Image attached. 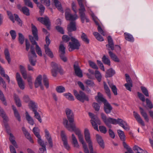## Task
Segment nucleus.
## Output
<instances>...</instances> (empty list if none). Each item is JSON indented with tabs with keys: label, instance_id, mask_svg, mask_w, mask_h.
<instances>
[{
	"label": "nucleus",
	"instance_id": "nucleus-63",
	"mask_svg": "<svg viewBox=\"0 0 153 153\" xmlns=\"http://www.w3.org/2000/svg\"><path fill=\"white\" fill-rule=\"evenodd\" d=\"M92 106L95 110L97 111H99L100 109V106L97 103L94 102L92 104Z\"/></svg>",
	"mask_w": 153,
	"mask_h": 153
},
{
	"label": "nucleus",
	"instance_id": "nucleus-15",
	"mask_svg": "<svg viewBox=\"0 0 153 153\" xmlns=\"http://www.w3.org/2000/svg\"><path fill=\"white\" fill-rule=\"evenodd\" d=\"M90 122L94 129L98 131L97 125H100L101 124V122L98 117L96 116L95 118L91 120Z\"/></svg>",
	"mask_w": 153,
	"mask_h": 153
},
{
	"label": "nucleus",
	"instance_id": "nucleus-8",
	"mask_svg": "<svg viewBox=\"0 0 153 153\" xmlns=\"http://www.w3.org/2000/svg\"><path fill=\"white\" fill-rule=\"evenodd\" d=\"M70 37L71 42L69 43V46H70L69 49V51H72L75 49H79L80 46V44L79 41L72 36Z\"/></svg>",
	"mask_w": 153,
	"mask_h": 153
},
{
	"label": "nucleus",
	"instance_id": "nucleus-64",
	"mask_svg": "<svg viewBox=\"0 0 153 153\" xmlns=\"http://www.w3.org/2000/svg\"><path fill=\"white\" fill-rule=\"evenodd\" d=\"M10 33L12 39H15L16 37V33L15 30H11L10 31Z\"/></svg>",
	"mask_w": 153,
	"mask_h": 153
},
{
	"label": "nucleus",
	"instance_id": "nucleus-55",
	"mask_svg": "<svg viewBox=\"0 0 153 153\" xmlns=\"http://www.w3.org/2000/svg\"><path fill=\"white\" fill-rule=\"evenodd\" d=\"M14 16L15 18V20L17 21L18 22V24L20 26H22V23L21 20L19 18L18 15L14 14Z\"/></svg>",
	"mask_w": 153,
	"mask_h": 153
},
{
	"label": "nucleus",
	"instance_id": "nucleus-60",
	"mask_svg": "<svg viewBox=\"0 0 153 153\" xmlns=\"http://www.w3.org/2000/svg\"><path fill=\"white\" fill-rule=\"evenodd\" d=\"M25 4L27 6L32 8L33 7L32 2L29 0H24Z\"/></svg>",
	"mask_w": 153,
	"mask_h": 153
},
{
	"label": "nucleus",
	"instance_id": "nucleus-7",
	"mask_svg": "<svg viewBox=\"0 0 153 153\" xmlns=\"http://www.w3.org/2000/svg\"><path fill=\"white\" fill-rule=\"evenodd\" d=\"M28 56L30 63L33 66H35L36 62V58L37 56L35 52L34 47L33 45L30 47V52H28Z\"/></svg>",
	"mask_w": 153,
	"mask_h": 153
},
{
	"label": "nucleus",
	"instance_id": "nucleus-41",
	"mask_svg": "<svg viewBox=\"0 0 153 153\" xmlns=\"http://www.w3.org/2000/svg\"><path fill=\"white\" fill-rule=\"evenodd\" d=\"M102 61L105 64L109 66L111 65L110 61L108 57H107L105 55H104L102 58Z\"/></svg>",
	"mask_w": 153,
	"mask_h": 153
},
{
	"label": "nucleus",
	"instance_id": "nucleus-12",
	"mask_svg": "<svg viewBox=\"0 0 153 153\" xmlns=\"http://www.w3.org/2000/svg\"><path fill=\"white\" fill-rule=\"evenodd\" d=\"M65 17L67 20L71 22H75L78 18V16L76 14L73 15L71 13V10L69 9H67L65 12Z\"/></svg>",
	"mask_w": 153,
	"mask_h": 153
},
{
	"label": "nucleus",
	"instance_id": "nucleus-2",
	"mask_svg": "<svg viewBox=\"0 0 153 153\" xmlns=\"http://www.w3.org/2000/svg\"><path fill=\"white\" fill-rule=\"evenodd\" d=\"M31 29L33 37L32 36H29V39L32 45H36V50L37 54L40 56H42V51L40 48L39 47L37 42L34 40V39L38 41L39 38L38 35V30L37 28L33 24H31Z\"/></svg>",
	"mask_w": 153,
	"mask_h": 153
},
{
	"label": "nucleus",
	"instance_id": "nucleus-50",
	"mask_svg": "<svg viewBox=\"0 0 153 153\" xmlns=\"http://www.w3.org/2000/svg\"><path fill=\"white\" fill-rule=\"evenodd\" d=\"M95 76L97 80L100 82L101 80L102 75L100 72L98 70H96L95 73Z\"/></svg>",
	"mask_w": 153,
	"mask_h": 153
},
{
	"label": "nucleus",
	"instance_id": "nucleus-23",
	"mask_svg": "<svg viewBox=\"0 0 153 153\" xmlns=\"http://www.w3.org/2000/svg\"><path fill=\"white\" fill-rule=\"evenodd\" d=\"M134 116L138 122L142 126H144L145 125L140 115L135 111L133 112Z\"/></svg>",
	"mask_w": 153,
	"mask_h": 153
},
{
	"label": "nucleus",
	"instance_id": "nucleus-10",
	"mask_svg": "<svg viewBox=\"0 0 153 153\" xmlns=\"http://www.w3.org/2000/svg\"><path fill=\"white\" fill-rule=\"evenodd\" d=\"M51 66L52 68L51 72L52 75L53 77H56L58 72H59L61 74H63V71L60 65L52 62L51 63Z\"/></svg>",
	"mask_w": 153,
	"mask_h": 153
},
{
	"label": "nucleus",
	"instance_id": "nucleus-37",
	"mask_svg": "<svg viewBox=\"0 0 153 153\" xmlns=\"http://www.w3.org/2000/svg\"><path fill=\"white\" fill-rule=\"evenodd\" d=\"M54 3L56 7L57 8L58 10L61 12L63 13V10H62L60 2L58 0H54Z\"/></svg>",
	"mask_w": 153,
	"mask_h": 153
},
{
	"label": "nucleus",
	"instance_id": "nucleus-42",
	"mask_svg": "<svg viewBox=\"0 0 153 153\" xmlns=\"http://www.w3.org/2000/svg\"><path fill=\"white\" fill-rule=\"evenodd\" d=\"M56 91L58 93H63L65 91V88L62 86L60 85L57 86L56 88Z\"/></svg>",
	"mask_w": 153,
	"mask_h": 153
},
{
	"label": "nucleus",
	"instance_id": "nucleus-35",
	"mask_svg": "<svg viewBox=\"0 0 153 153\" xmlns=\"http://www.w3.org/2000/svg\"><path fill=\"white\" fill-rule=\"evenodd\" d=\"M124 35L126 39L128 41L133 42L134 39L132 35L130 33H125Z\"/></svg>",
	"mask_w": 153,
	"mask_h": 153
},
{
	"label": "nucleus",
	"instance_id": "nucleus-20",
	"mask_svg": "<svg viewBox=\"0 0 153 153\" xmlns=\"http://www.w3.org/2000/svg\"><path fill=\"white\" fill-rule=\"evenodd\" d=\"M74 68L76 75L79 77H82L83 76L82 71L79 66L74 64Z\"/></svg>",
	"mask_w": 153,
	"mask_h": 153
},
{
	"label": "nucleus",
	"instance_id": "nucleus-48",
	"mask_svg": "<svg viewBox=\"0 0 153 153\" xmlns=\"http://www.w3.org/2000/svg\"><path fill=\"white\" fill-rule=\"evenodd\" d=\"M43 82L45 87L48 88L49 86L48 80L46 76L45 75H44L43 76Z\"/></svg>",
	"mask_w": 153,
	"mask_h": 153
},
{
	"label": "nucleus",
	"instance_id": "nucleus-29",
	"mask_svg": "<svg viewBox=\"0 0 153 153\" xmlns=\"http://www.w3.org/2000/svg\"><path fill=\"white\" fill-rule=\"evenodd\" d=\"M139 108L140 111V113L141 114L144 118L145 121L147 122H148L149 121V119L145 111L141 107H140Z\"/></svg>",
	"mask_w": 153,
	"mask_h": 153
},
{
	"label": "nucleus",
	"instance_id": "nucleus-62",
	"mask_svg": "<svg viewBox=\"0 0 153 153\" xmlns=\"http://www.w3.org/2000/svg\"><path fill=\"white\" fill-rule=\"evenodd\" d=\"M85 83L89 86L93 87L95 85L94 82L91 80L88 79L86 80L85 81Z\"/></svg>",
	"mask_w": 153,
	"mask_h": 153
},
{
	"label": "nucleus",
	"instance_id": "nucleus-46",
	"mask_svg": "<svg viewBox=\"0 0 153 153\" xmlns=\"http://www.w3.org/2000/svg\"><path fill=\"white\" fill-rule=\"evenodd\" d=\"M123 144L124 148L126 149L127 150V152H125V153H134L131 149L127 145L125 142H123Z\"/></svg>",
	"mask_w": 153,
	"mask_h": 153
},
{
	"label": "nucleus",
	"instance_id": "nucleus-9",
	"mask_svg": "<svg viewBox=\"0 0 153 153\" xmlns=\"http://www.w3.org/2000/svg\"><path fill=\"white\" fill-rule=\"evenodd\" d=\"M84 136L85 140L87 143H88L89 148L91 153H97L95 152H93V148L90 133L88 130L87 128L85 129Z\"/></svg>",
	"mask_w": 153,
	"mask_h": 153
},
{
	"label": "nucleus",
	"instance_id": "nucleus-27",
	"mask_svg": "<svg viewBox=\"0 0 153 153\" xmlns=\"http://www.w3.org/2000/svg\"><path fill=\"white\" fill-rule=\"evenodd\" d=\"M42 76L41 75H39L36 78L34 82L35 86L36 88L38 87L40 85L42 84Z\"/></svg>",
	"mask_w": 153,
	"mask_h": 153
},
{
	"label": "nucleus",
	"instance_id": "nucleus-57",
	"mask_svg": "<svg viewBox=\"0 0 153 153\" xmlns=\"http://www.w3.org/2000/svg\"><path fill=\"white\" fill-rule=\"evenodd\" d=\"M0 84L1 86L4 88L6 89V88L7 85L6 84L3 78L0 76Z\"/></svg>",
	"mask_w": 153,
	"mask_h": 153
},
{
	"label": "nucleus",
	"instance_id": "nucleus-25",
	"mask_svg": "<svg viewBox=\"0 0 153 153\" xmlns=\"http://www.w3.org/2000/svg\"><path fill=\"white\" fill-rule=\"evenodd\" d=\"M0 116L3 119V121L4 122H7L8 121L9 119L8 117L6 115L5 112L3 109L0 106Z\"/></svg>",
	"mask_w": 153,
	"mask_h": 153
},
{
	"label": "nucleus",
	"instance_id": "nucleus-59",
	"mask_svg": "<svg viewBox=\"0 0 153 153\" xmlns=\"http://www.w3.org/2000/svg\"><path fill=\"white\" fill-rule=\"evenodd\" d=\"M23 100L24 102L26 103H28L30 102V101L32 100H31L29 98V96L27 95H24L23 97Z\"/></svg>",
	"mask_w": 153,
	"mask_h": 153
},
{
	"label": "nucleus",
	"instance_id": "nucleus-11",
	"mask_svg": "<svg viewBox=\"0 0 153 153\" xmlns=\"http://www.w3.org/2000/svg\"><path fill=\"white\" fill-rule=\"evenodd\" d=\"M19 68L21 73L25 79H27V80L30 86H32V78L30 75L27 76V71L25 67L22 65H19Z\"/></svg>",
	"mask_w": 153,
	"mask_h": 153
},
{
	"label": "nucleus",
	"instance_id": "nucleus-61",
	"mask_svg": "<svg viewBox=\"0 0 153 153\" xmlns=\"http://www.w3.org/2000/svg\"><path fill=\"white\" fill-rule=\"evenodd\" d=\"M147 106L150 109H152L153 108V105L152 102L148 99L146 100Z\"/></svg>",
	"mask_w": 153,
	"mask_h": 153
},
{
	"label": "nucleus",
	"instance_id": "nucleus-6",
	"mask_svg": "<svg viewBox=\"0 0 153 153\" xmlns=\"http://www.w3.org/2000/svg\"><path fill=\"white\" fill-rule=\"evenodd\" d=\"M63 124L65 127L69 131H74L78 137L82 135L80 131L77 128L76 126V124L74 123L68 124V121L67 119L64 120Z\"/></svg>",
	"mask_w": 153,
	"mask_h": 153
},
{
	"label": "nucleus",
	"instance_id": "nucleus-16",
	"mask_svg": "<svg viewBox=\"0 0 153 153\" xmlns=\"http://www.w3.org/2000/svg\"><path fill=\"white\" fill-rule=\"evenodd\" d=\"M67 29L68 31V34L69 36H72L71 32L73 31H75L76 29V27L75 22H71L69 24L68 26Z\"/></svg>",
	"mask_w": 153,
	"mask_h": 153
},
{
	"label": "nucleus",
	"instance_id": "nucleus-43",
	"mask_svg": "<svg viewBox=\"0 0 153 153\" xmlns=\"http://www.w3.org/2000/svg\"><path fill=\"white\" fill-rule=\"evenodd\" d=\"M72 140L73 141V143L74 145V147L77 148H79V146L77 140L74 134L72 135Z\"/></svg>",
	"mask_w": 153,
	"mask_h": 153
},
{
	"label": "nucleus",
	"instance_id": "nucleus-51",
	"mask_svg": "<svg viewBox=\"0 0 153 153\" xmlns=\"http://www.w3.org/2000/svg\"><path fill=\"white\" fill-rule=\"evenodd\" d=\"M33 112L35 114L34 117L35 118L37 119L40 123H41L42 122V119L39 114L37 112V110H36L33 111Z\"/></svg>",
	"mask_w": 153,
	"mask_h": 153
},
{
	"label": "nucleus",
	"instance_id": "nucleus-22",
	"mask_svg": "<svg viewBox=\"0 0 153 153\" xmlns=\"http://www.w3.org/2000/svg\"><path fill=\"white\" fill-rule=\"evenodd\" d=\"M104 110L106 114H109L112 110L113 108L111 105L107 101L104 102Z\"/></svg>",
	"mask_w": 153,
	"mask_h": 153
},
{
	"label": "nucleus",
	"instance_id": "nucleus-31",
	"mask_svg": "<svg viewBox=\"0 0 153 153\" xmlns=\"http://www.w3.org/2000/svg\"><path fill=\"white\" fill-rule=\"evenodd\" d=\"M25 114L26 118L28 123L31 125H33L34 123L33 118L30 115L27 111L26 112Z\"/></svg>",
	"mask_w": 153,
	"mask_h": 153
},
{
	"label": "nucleus",
	"instance_id": "nucleus-49",
	"mask_svg": "<svg viewBox=\"0 0 153 153\" xmlns=\"http://www.w3.org/2000/svg\"><path fill=\"white\" fill-rule=\"evenodd\" d=\"M93 34L96 39L100 41H102L104 40L103 38L97 32H94Z\"/></svg>",
	"mask_w": 153,
	"mask_h": 153
},
{
	"label": "nucleus",
	"instance_id": "nucleus-52",
	"mask_svg": "<svg viewBox=\"0 0 153 153\" xmlns=\"http://www.w3.org/2000/svg\"><path fill=\"white\" fill-rule=\"evenodd\" d=\"M61 134L62 140L63 142V143L67 142V137L65 134V132L63 131H62Z\"/></svg>",
	"mask_w": 153,
	"mask_h": 153
},
{
	"label": "nucleus",
	"instance_id": "nucleus-21",
	"mask_svg": "<svg viewBox=\"0 0 153 153\" xmlns=\"http://www.w3.org/2000/svg\"><path fill=\"white\" fill-rule=\"evenodd\" d=\"M28 106L30 109L33 112L37 110L38 108L37 104L34 101L32 100L30 101V102L28 103Z\"/></svg>",
	"mask_w": 153,
	"mask_h": 153
},
{
	"label": "nucleus",
	"instance_id": "nucleus-44",
	"mask_svg": "<svg viewBox=\"0 0 153 153\" xmlns=\"http://www.w3.org/2000/svg\"><path fill=\"white\" fill-rule=\"evenodd\" d=\"M9 140L12 144L16 148H17L18 147L17 145L16 142L14 140V137L13 134L11 133L10 134Z\"/></svg>",
	"mask_w": 153,
	"mask_h": 153
},
{
	"label": "nucleus",
	"instance_id": "nucleus-24",
	"mask_svg": "<svg viewBox=\"0 0 153 153\" xmlns=\"http://www.w3.org/2000/svg\"><path fill=\"white\" fill-rule=\"evenodd\" d=\"M95 99L97 101L99 102L100 101L102 102L104 104V102H106L107 101L104 97L102 94L100 92L97 93V95L95 97Z\"/></svg>",
	"mask_w": 153,
	"mask_h": 153
},
{
	"label": "nucleus",
	"instance_id": "nucleus-13",
	"mask_svg": "<svg viewBox=\"0 0 153 153\" xmlns=\"http://www.w3.org/2000/svg\"><path fill=\"white\" fill-rule=\"evenodd\" d=\"M65 112L69 124L74 123V115L72 111L69 108H66Z\"/></svg>",
	"mask_w": 153,
	"mask_h": 153
},
{
	"label": "nucleus",
	"instance_id": "nucleus-1",
	"mask_svg": "<svg viewBox=\"0 0 153 153\" xmlns=\"http://www.w3.org/2000/svg\"><path fill=\"white\" fill-rule=\"evenodd\" d=\"M101 118L106 126L110 128H111V124L113 125L118 124L126 130H129V127L127 123L122 119L118 118L117 119L109 117L107 118L106 115L103 113L101 114Z\"/></svg>",
	"mask_w": 153,
	"mask_h": 153
},
{
	"label": "nucleus",
	"instance_id": "nucleus-47",
	"mask_svg": "<svg viewBox=\"0 0 153 153\" xmlns=\"http://www.w3.org/2000/svg\"><path fill=\"white\" fill-rule=\"evenodd\" d=\"M64 96L68 100L70 101H73L74 100V98L73 96L70 93H67L63 94Z\"/></svg>",
	"mask_w": 153,
	"mask_h": 153
},
{
	"label": "nucleus",
	"instance_id": "nucleus-28",
	"mask_svg": "<svg viewBox=\"0 0 153 153\" xmlns=\"http://www.w3.org/2000/svg\"><path fill=\"white\" fill-rule=\"evenodd\" d=\"M18 8L20 9L21 11L25 15L27 16L30 15L29 10V9L26 7H22L21 9H20L21 7L20 5H18Z\"/></svg>",
	"mask_w": 153,
	"mask_h": 153
},
{
	"label": "nucleus",
	"instance_id": "nucleus-38",
	"mask_svg": "<svg viewBox=\"0 0 153 153\" xmlns=\"http://www.w3.org/2000/svg\"><path fill=\"white\" fill-rule=\"evenodd\" d=\"M45 52L51 58H53V55L52 52L48 46L44 45Z\"/></svg>",
	"mask_w": 153,
	"mask_h": 153
},
{
	"label": "nucleus",
	"instance_id": "nucleus-53",
	"mask_svg": "<svg viewBox=\"0 0 153 153\" xmlns=\"http://www.w3.org/2000/svg\"><path fill=\"white\" fill-rule=\"evenodd\" d=\"M141 89L143 93L147 97L149 96L148 91L146 87L141 86Z\"/></svg>",
	"mask_w": 153,
	"mask_h": 153
},
{
	"label": "nucleus",
	"instance_id": "nucleus-34",
	"mask_svg": "<svg viewBox=\"0 0 153 153\" xmlns=\"http://www.w3.org/2000/svg\"><path fill=\"white\" fill-rule=\"evenodd\" d=\"M103 85L105 92L109 97L110 98H111V94L110 89L105 82H103Z\"/></svg>",
	"mask_w": 153,
	"mask_h": 153
},
{
	"label": "nucleus",
	"instance_id": "nucleus-45",
	"mask_svg": "<svg viewBox=\"0 0 153 153\" xmlns=\"http://www.w3.org/2000/svg\"><path fill=\"white\" fill-rule=\"evenodd\" d=\"M117 133L121 140L124 141L125 140V135L123 131L119 129L117 130Z\"/></svg>",
	"mask_w": 153,
	"mask_h": 153
},
{
	"label": "nucleus",
	"instance_id": "nucleus-4",
	"mask_svg": "<svg viewBox=\"0 0 153 153\" xmlns=\"http://www.w3.org/2000/svg\"><path fill=\"white\" fill-rule=\"evenodd\" d=\"M77 0L80 7V8L79 9V10L82 23H84L85 20H86V22H89V19L87 17L85 13L86 10L84 4L86 6V1L85 0Z\"/></svg>",
	"mask_w": 153,
	"mask_h": 153
},
{
	"label": "nucleus",
	"instance_id": "nucleus-39",
	"mask_svg": "<svg viewBox=\"0 0 153 153\" xmlns=\"http://www.w3.org/2000/svg\"><path fill=\"white\" fill-rule=\"evenodd\" d=\"M81 38L82 40L87 44L89 42V40L88 38L87 35L84 33L82 32L81 35Z\"/></svg>",
	"mask_w": 153,
	"mask_h": 153
},
{
	"label": "nucleus",
	"instance_id": "nucleus-40",
	"mask_svg": "<svg viewBox=\"0 0 153 153\" xmlns=\"http://www.w3.org/2000/svg\"><path fill=\"white\" fill-rule=\"evenodd\" d=\"M4 53L5 55V59L7 60L8 63L10 64L11 62V59L10 57V53L8 49H5Z\"/></svg>",
	"mask_w": 153,
	"mask_h": 153
},
{
	"label": "nucleus",
	"instance_id": "nucleus-18",
	"mask_svg": "<svg viewBox=\"0 0 153 153\" xmlns=\"http://www.w3.org/2000/svg\"><path fill=\"white\" fill-rule=\"evenodd\" d=\"M38 20L46 26L48 29H50L49 19L48 17L45 16V17H39L38 18Z\"/></svg>",
	"mask_w": 153,
	"mask_h": 153
},
{
	"label": "nucleus",
	"instance_id": "nucleus-5",
	"mask_svg": "<svg viewBox=\"0 0 153 153\" xmlns=\"http://www.w3.org/2000/svg\"><path fill=\"white\" fill-rule=\"evenodd\" d=\"M63 124L65 127L69 131H74L78 137L82 135L80 131L77 128L76 126V124L74 123L68 124V121L67 119L64 120Z\"/></svg>",
	"mask_w": 153,
	"mask_h": 153
},
{
	"label": "nucleus",
	"instance_id": "nucleus-56",
	"mask_svg": "<svg viewBox=\"0 0 153 153\" xmlns=\"http://www.w3.org/2000/svg\"><path fill=\"white\" fill-rule=\"evenodd\" d=\"M133 150L135 151H136V153H139L142 152H143V150L137 146H134L133 147Z\"/></svg>",
	"mask_w": 153,
	"mask_h": 153
},
{
	"label": "nucleus",
	"instance_id": "nucleus-30",
	"mask_svg": "<svg viewBox=\"0 0 153 153\" xmlns=\"http://www.w3.org/2000/svg\"><path fill=\"white\" fill-rule=\"evenodd\" d=\"M108 83L114 94L117 95V89L116 86L114 85L113 83L110 82H108Z\"/></svg>",
	"mask_w": 153,
	"mask_h": 153
},
{
	"label": "nucleus",
	"instance_id": "nucleus-17",
	"mask_svg": "<svg viewBox=\"0 0 153 153\" xmlns=\"http://www.w3.org/2000/svg\"><path fill=\"white\" fill-rule=\"evenodd\" d=\"M76 98L82 102H84L85 101L89 100L88 97L82 91H79V94Z\"/></svg>",
	"mask_w": 153,
	"mask_h": 153
},
{
	"label": "nucleus",
	"instance_id": "nucleus-19",
	"mask_svg": "<svg viewBox=\"0 0 153 153\" xmlns=\"http://www.w3.org/2000/svg\"><path fill=\"white\" fill-rule=\"evenodd\" d=\"M79 141L82 145L84 149V152L85 153H89V152L87 148L86 143L85 142L83 135H82L78 137Z\"/></svg>",
	"mask_w": 153,
	"mask_h": 153
},
{
	"label": "nucleus",
	"instance_id": "nucleus-33",
	"mask_svg": "<svg viewBox=\"0 0 153 153\" xmlns=\"http://www.w3.org/2000/svg\"><path fill=\"white\" fill-rule=\"evenodd\" d=\"M115 73V71L112 68L108 69L106 72V77H110L112 76Z\"/></svg>",
	"mask_w": 153,
	"mask_h": 153
},
{
	"label": "nucleus",
	"instance_id": "nucleus-14",
	"mask_svg": "<svg viewBox=\"0 0 153 153\" xmlns=\"http://www.w3.org/2000/svg\"><path fill=\"white\" fill-rule=\"evenodd\" d=\"M16 79L19 88L22 90H24L25 88V83L20 74L18 72L16 73Z\"/></svg>",
	"mask_w": 153,
	"mask_h": 153
},
{
	"label": "nucleus",
	"instance_id": "nucleus-3",
	"mask_svg": "<svg viewBox=\"0 0 153 153\" xmlns=\"http://www.w3.org/2000/svg\"><path fill=\"white\" fill-rule=\"evenodd\" d=\"M108 44L106 45V49L108 50V53L110 57L114 61L119 62V60L115 54L111 51L114 50V45L113 40L110 36H108L107 37Z\"/></svg>",
	"mask_w": 153,
	"mask_h": 153
},
{
	"label": "nucleus",
	"instance_id": "nucleus-36",
	"mask_svg": "<svg viewBox=\"0 0 153 153\" xmlns=\"http://www.w3.org/2000/svg\"><path fill=\"white\" fill-rule=\"evenodd\" d=\"M13 97L16 105L18 107H20L22 106V104L20 99L18 96L15 94H14Z\"/></svg>",
	"mask_w": 153,
	"mask_h": 153
},
{
	"label": "nucleus",
	"instance_id": "nucleus-26",
	"mask_svg": "<svg viewBox=\"0 0 153 153\" xmlns=\"http://www.w3.org/2000/svg\"><path fill=\"white\" fill-rule=\"evenodd\" d=\"M12 108L15 117L19 121H21V116L16 107L14 105H13L12 106Z\"/></svg>",
	"mask_w": 153,
	"mask_h": 153
},
{
	"label": "nucleus",
	"instance_id": "nucleus-58",
	"mask_svg": "<svg viewBox=\"0 0 153 153\" xmlns=\"http://www.w3.org/2000/svg\"><path fill=\"white\" fill-rule=\"evenodd\" d=\"M19 40L21 44H22L24 41V37L23 35L21 33H19Z\"/></svg>",
	"mask_w": 153,
	"mask_h": 153
},
{
	"label": "nucleus",
	"instance_id": "nucleus-54",
	"mask_svg": "<svg viewBox=\"0 0 153 153\" xmlns=\"http://www.w3.org/2000/svg\"><path fill=\"white\" fill-rule=\"evenodd\" d=\"M88 63L90 66L93 69H98V68L97 65L94 62L89 60L88 61Z\"/></svg>",
	"mask_w": 153,
	"mask_h": 153
},
{
	"label": "nucleus",
	"instance_id": "nucleus-32",
	"mask_svg": "<svg viewBox=\"0 0 153 153\" xmlns=\"http://www.w3.org/2000/svg\"><path fill=\"white\" fill-rule=\"evenodd\" d=\"M96 137L98 143L100 146L103 149L104 148V145L103 140L102 139V137L98 134L96 135Z\"/></svg>",
	"mask_w": 153,
	"mask_h": 153
}]
</instances>
